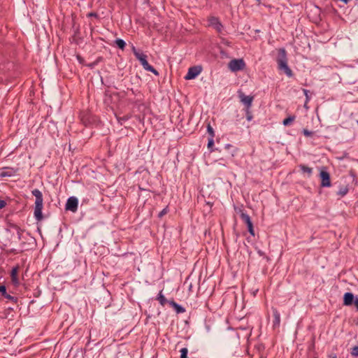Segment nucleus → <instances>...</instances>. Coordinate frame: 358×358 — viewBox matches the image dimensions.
Returning a JSON list of instances; mask_svg holds the SVG:
<instances>
[{
    "label": "nucleus",
    "mask_w": 358,
    "mask_h": 358,
    "mask_svg": "<svg viewBox=\"0 0 358 358\" xmlns=\"http://www.w3.org/2000/svg\"><path fill=\"white\" fill-rule=\"evenodd\" d=\"M32 194L36 197L34 207V217L37 221H41L43 218L42 210L43 206V199L41 192L35 189L31 192Z\"/></svg>",
    "instance_id": "obj_1"
},
{
    "label": "nucleus",
    "mask_w": 358,
    "mask_h": 358,
    "mask_svg": "<svg viewBox=\"0 0 358 358\" xmlns=\"http://www.w3.org/2000/svg\"><path fill=\"white\" fill-rule=\"evenodd\" d=\"M278 69L284 71L288 77H292L293 73L290 68L287 65V52L284 48L278 50V56L277 59Z\"/></svg>",
    "instance_id": "obj_2"
},
{
    "label": "nucleus",
    "mask_w": 358,
    "mask_h": 358,
    "mask_svg": "<svg viewBox=\"0 0 358 358\" xmlns=\"http://www.w3.org/2000/svg\"><path fill=\"white\" fill-rule=\"evenodd\" d=\"M132 51L136 59H138L139 62H141L144 69H145L148 71L152 72L156 76L159 75L158 71L148 64L147 61V56L144 53L138 50L134 46L132 47Z\"/></svg>",
    "instance_id": "obj_3"
},
{
    "label": "nucleus",
    "mask_w": 358,
    "mask_h": 358,
    "mask_svg": "<svg viewBox=\"0 0 358 358\" xmlns=\"http://www.w3.org/2000/svg\"><path fill=\"white\" fill-rule=\"evenodd\" d=\"M320 178L321 179V187H329L331 185V179H330V174L327 171V168L324 166H322L320 169Z\"/></svg>",
    "instance_id": "obj_4"
},
{
    "label": "nucleus",
    "mask_w": 358,
    "mask_h": 358,
    "mask_svg": "<svg viewBox=\"0 0 358 358\" xmlns=\"http://www.w3.org/2000/svg\"><path fill=\"white\" fill-rule=\"evenodd\" d=\"M228 66L231 71L236 72L243 70L245 66V64L243 59H234L229 62Z\"/></svg>",
    "instance_id": "obj_5"
},
{
    "label": "nucleus",
    "mask_w": 358,
    "mask_h": 358,
    "mask_svg": "<svg viewBox=\"0 0 358 358\" xmlns=\"http://www.w3.org/2000/svg\"><path fill=\"white\" fill-rule=\"evenodd\" d=\"M202 68L201 66H194L189 68L187 73L185 76V80L194 79L199 74L201 73Z\"/></svg>",
    "instance_id": "obj_6"
},
{
    "label": "nucleus",
    "mask_w": 358,
    "mask_h": 358,
    "mask_svg": "<svg viewBox=\"0 0 358 358\" xmlns=\"http://www.w3.org/2000/svg\"><path fill=\"white\" fill-rule=\"evenodd\" d=\"M78 200L75 196H71L68 199L65 209L66 210H70L73 213H76L78 210Z\"/></svg>",
    "instance_id": "obj_7"
},
{
    "label": "nucleus",
    "mask_w": 358,
    "mask_h": 358,
    "mask_svg": "<svg viewBox=\"0 0 358 358\" xmlns=\"http://www.w3.org/2000/svg\"><path fill=\"white\" fill-rule=\"evenodd\" d=\"M238 97L241 100V101L246 106L247 108H250L254 97L252 96H246L243 92L241 91L238 92Z\"/></svg>",
    "instance_id": "obj_8"
},
{
    "label": "nucleus",
    "mask_w": 358,
    "mask_h": 358,
    "mask_svg": "<svg viewBox=\"0 0 358 358\" xmlns=\"http://www.w3.org/2000/svg\"><path fill=\"white\" fill-rule=\"evenodd\" d=\"M18 171V169L13 168V167H3L0 171V176L2 178L4 177H10L15 176Z\"/></svg>",
    "instance_id": "obj_9"
},
{
    "label": "nucleus",
    "mask_w": 358,
    "mask_h": 358,
    "mask_svg": "<svg viewBox=\"0 0 358 358\" xmlns=\"http://www.w3.org/2000/svg\"><path fill=\"white\" fill-rule=\"evenodd\" d=\"M208 25L214 27L217 32H221L223 28L219 19L216 17H210L208 18Z\"/></svg>",
    "instance_id": "obj_10"
},
{
    "label": "nucleus",
    "mask_w": 358,
    "mask_h": 358,
    "mask_svg": "<svg viewBox=\"0 0 358 358\" xmlns=\"http://www.w3.org/2000/svg\"><path fill=\"white\" fill-rule=\"evenodd\" d=\"M354 295L350 292H347L344 294L343 296V305L344 306H351L355 301Z\"/></svg>",
    "instance_id": "obj_11"
},
{
    "label": "nucleus",
    "mask_w": 358,
    "mask_h": 358,
    "mask_svg": "<svg viewBox=\"0 0 358 358\" xmlns=\"http://www.w3.org/2000/svg\"><path fill=\"white\" fill-rule=\"evenodd\" d=\"M272 310L274 318L273 322V326L274 328L278 327L280 324V314L276 308H273Z\"/></svg>",
    "instance_id": "obj_12"
},
{
    "label": "nucleus",
    "mask_w": 358,
    "mask_h": 358,
    "mask_svg": "<svg viewBox=\"0 0 358 358\" xmlns=\"http://www.w3.org/2000/svg\"><path fill=\"white\" fill-rule=\"evenodd\" d=\"M17 273H18V267H14L13 268L11 273H10V277H11V281L13 284L15 286H18L20 285V281L17 278Z\"/></svg>",
    "instance_id": "obj_13"
},
{
    "label": "nucleus",
    "mask_w": 358,
    "mask_h": 358,
    "mask_svg": "<svg viewBox=\"0 0 358 358\" xmlns=\"http://www.w3.org/2000/svg\"><path fill=\"white\" fill-rule=\"evenodd\" d=\"M0 292L2 294V295L7 299L14 302V303H17V298L16 297H14L10 294H8L7 292H6V287L4 286V285H0Z\"/></svg>",
    "instance_id": "obj_14"
},
{
    "label": "nucleus",
    "mask_w": 358,
    "mask_h": 358,
    "mask_svg": "<svg viewBox=\"0 0 358 358\" xmlns=\"http://www.w3.org/2000/svg\"><path fill=\"white\" fill-rule=\"evenodd\" d=\"M169 303L174 308L177 313H183L185 312V309L174 301H169Z\"/></svg>",
    "instance_id": "obj_15"
},
{
    "label": "nucleus",
    "mask_w": 358,
    "mask_h": 358,
    "mask_svg": "<svg viewBox=\"0 0 358 358\" xmlns=\"http://www.w3.org/2000/svg\"><path fill=\"white\" fill-rule=\"evenodd\" d=\"M10 337H3V339L4 340H6V341H8L9 342V344L10 345V348L9 349H8V350H10V351H15L17 348V344L18 343V341H15V337H13V338L10 339V340H8Z\"/></svg>",
    "instance_id": "obj_16"
},
{
    "label": "nucleus",
    "mask_w": 358,
    "mask_h": 358,
    "mask_svg": "<svg viewBox=\"0 0 358 358\" xmlns=\"http://www.w3.org/2000/svg\"><path fill=\"white\" fill-rule=\"evenodd\" d=\"M299 166L303 173H308V176H311L313 172L312 168H310L304 164H300Z\"/></svg>",
    "instance_id": "obj_17"
},
{
    "label": "nucleus",
    "mask_w": 358,
    "mask_h": 358,
    "mask_svg": "<svg viewBox=\"0 0 358 358\" xmlns=\"http://www.w3.org/2000/svg\"><path fill=\"white\" fill-rule=\"evenodd\" d=\"M348 191L349 188L348 186H343L340 187L339 190L337 192V194L340 196H344L348 194Z\"/></svg>",
    "instance_id": "obj_18"
},
{
    "label": "nucleus",
    "mask_w": 358,
    "mask_h": 358,
    "mask_svg": "<svg viewBox=\"0 0 358 358\" xmlns=\"http://www.w3.org/2000/svg\"><path fill=\"white\" fill-rule=\"evenodd\" d=\"M157 300L162 306H164L166 302H168L165 296L162 294V291L158 294Z\"/></svg>",
    "instance_id": "obj_19"
},
{
    "label": "nucleus",
    "mask_w": 358,
    "mask_h": 358,
    "mask_svg": "<svg viewBox=\"0 0 358 358\" xmlns=\"http://www.w3.org/2000/svg\"><path fill=\"white\" fill-rule=\"evenodd\" d=\"M241 218L246 224L252 222L250 216L247 213L243 212H241Z\"/></svg>",
    "instance_id": "obj_20"
},
{
    "label": "nucleus",
    "mask_w": 358,
    "mask_h": 358,
    "mask_svg": "<svg viewBox=\"0 0 358 358\" xmlns=\"http://www.w3.org/2000/svg\"><path fill=\"white\" fill-rule=\"evenodd\" d=\"M213 146H214V138H209L207 147L210 152L214 151Z\"/></svg>",
    "instance_id": "obj_21"
},
{
    "label": "nucleus",
    "mask_w": 358,
    "mask_h": 358,
    "mask_svg": "<svg viewBox=\"0 0 358 358\" xmlns=\"http://www.w3.org/2000/svg\"><path fill=\"white\" fill-rule=\"evenodd\" d=\"M115 44L117 45L118 48H120L122 50L124 48L126 45L125 42L120 38H117L115 40Z\"/></svg>",
    "instance_id": "obj_22"
},
{
    "label": "nucleus",
    "mask_w": 358,
    "mask_h": 358,
    "mask_svg": "<svg viewBox=\"0 0 358 358\" xmlns=\"http://www.w3.org/2000/svg\"><path fill=\"white\" fill-rule=\"evenodd\" d=\"M294 119H295L294 116H289L283 120V124L285 126H287V125L290 124L291 123H292L294 122Z\"/></svg>",
    "instance_id": "obj_23"
},
{
    "label": "nucleus",
    "mask_w": 358,
    "mask_h": 358,
    "mask_svg": "<svg viewBox=\"0 0 358 358\" xmlns=\"http://www.w3.org/2000/svg\"><path fill=\"white\" fill-rule=\"evenodd\" d=\"M207 131L208 133L210 135V137L209 138H214L215 136V132H214V130L213 129V127H211L210 124L208 123V125H207Z\"/></svg>",
    "instance_id": "obj_24"
},
{
    "label": "nucleus",
    "mask_w": 358,
    "mask_h": 358,
    "mask_svg": "<svg viewBox=\"0 0 358 358\" xmlns=\"http://www.w3.org/2000/svg\"><path fill=\"white\" fill-rule=\"evenodd\" d=\"M247 227H248V229L249 233L252 236H255V231H254L252 222H249V224H247Z\"/></svg>",
    "instance_id": "obj_25"
},
{
    "label": "nucleus",
    "mask_w": 358,
    "mask_h": 358,
    "mask_svg": "<svg viewBox=\"0 0 358 358\" xmlns=\"http://www.w3.org/2000/svg\"><path fill=\"white\" fill-rule=\"evenodd\" d=\"M13 228L15 229V230L17 232V234L18 236V238L21 239V236L22 234L23 231L17 225H13Z\"/></svg>",
    "instance_id": "obj_26"
},
{
    "label": "nucleus",
    "mask_w": 358,
    "mask_h": 358,
    "mask_svg": "<svg viewBox=\"0 0 358 358\" xmlns=\"http://www.w3.org/2000/svg\"><path fill=\"white\" fill-rule=\"evenodd\" d=\"M180 358H187V355L188 353V350L186 348H183L180 350Z\"/></svg>",
    "instance_id": "obj_27"
},
{
    "label": "nucleus",
    "mask_w": 358,
    "mask_h": 358,
    "mask_svg": "<svg viewBox=\"0 0 358 358\" xmlns=\"http://www.w3.org/2000/svg\"><path fill=\"white\" fill-rule=\"evenodd\" d=\"M169 212V207L166 206V208H164L158 215V217L159 218H162L164 215H165L166 214H167Z\"/></svg>",
    "instance_id": "obj_28"
},
{
    "label": "nucleus",
    "mask_w": 358,
    "mask_h": 358,
    "mask_svg": "<svg viewBox=\"0 0 358 358\" xmlns=\"http://www.w3.org/2000/svg\"><path fill=\"white\" fill-rule=\"evenodd\" d=\"M303 93H304V94H305V96H306V103H305V104H304V106H305V107H306V104H307V103H308V102L309 101V100H310V97H309V96H308V92H309V91H308V90H306V89H303Z\"/></svg>",
    "instance_id": "obj_29"
},
{
    "label": "nucleus",
    "mask_w": 358,
    "mask_h": 358,
    "mask_svg": "<svg viewBox=\"0 0 358 358\" xmlns=\"http://www.w3.org/2000/svg\"><path fill=\"white\" fill-rule=\"evenodd\" d=\"M351 355L355 357H358V346L352 348Z\"/></svg>",
    "instance_id": "obj_30"
},
{
    "label": "nucleus",
    "mask_w": 358,
    "mask_h": 358,
    "mask_svg": "<svg viewBox=\"0 0 358 358\" xmlns=\"http://www.w3.org/2000/svg\"><path fill=\"white\" fill-rule=\"evenodd\" d=\"M246 115H247V120H248V121L252 120V113H251V112H250V108H247V109H246Z\"/></svg>",
    "instance_id": "obj_31"
},
{
    "label": "nucleus",
    "mask_w": 358,
    "mask_h": 358,
    "mask_svg": "<svg viewBox=\"0 0 358 358\" xmlns=\"http://www.w3.org/2000/svg\"><path fill=\"white\" fill-rule=\"evenodd\" d=\"M303 133L306 136H310L313 134L312 131H310L307 129H303Z\"/></svg>",
    "instance_id": "obj_32"
},
{
    "label": "nucleus",
    "mask_w": 358,
    "mask_h": 358,
    "mask_svg": "<svg viewBox=\"0 0 358 358\" xmlns=\"http://www.w3.org/2000/svg\"><path fill=\"white\" fill-rule=\"evenodd\" d=\"M6 206V202L4 200L0 199V209L3 208Z\"/></svg>",
    "instance_id": "obj_33"
},
{
    "label": "nucleus",
    "mask_w": 358,
    "mask_h": 358,
    "mask_svg": "<svg viewBox=\"0 0 358 358\" xmlns=\"http://www.w3.org/2000/svg\"><path fill=\"white\" fill-rule=\"evenodd\" d=\"M357 308V310H358V297H356L355 299V301L353 303Z\"/></svg>",
    "instance_id": "obj_34"
},
{
    "label": "nucleus",
    "mask_w": 358,
    "mask_h": 358,
    "mask_svg": "<svg viewBox=\"0 0 358 358\" xmlns=\"http://www.w3.org/2000/svg\"><path fill=\"white\" fill-rule=\"evenodd\" d=\"M88 16H89V17H97V14H96V13H90L88 14Z\"/></svg>",
    "instance_id": "obj_35"
},
{
    "label": "nucleus",
    "mask_w": 358,
    "mask_h": 358,
    "mask_svg": "<svg viewBox=\"0 0 358 358\" xmlns=\"http://www.w3.org/2000/svg\"><path fill=\"white\" fill-rule=\"evenodd\" d=\"M129 119V117L128 116H124V117L122 118H120L118 119V121L120 122V120H127Z\"/></svg>",
    "instance_id": "obj_36"
},
{
    "label": "nucleus",
    "mask_w": 358,
    "mask_h": 358,
    "mask_svg": "<svg viewBox=\"0 0 358 358\" xmlns=\"http://www.w3.org/2000/svg\"><path fill=\"white\" fill-rule=\"evenodd\" d=\"M77 58L81 62V60H82L81 57L80 56H78Z\"/></svg>",
    "instance_id": "obj_37"
},
{
    "label": "nucleus",
    "mask_w": 358,
    "mask_h": 358,
    "mask_svg": "<svg viewBox=\"0 0 358 358\" xmlns=\"http://www.w3.org/2000/svg\"><path fill=\"white\" fill-rule=\"evenodd\" d=\"M230 146H231V145H229V144H227V145H226V147H227V148H229V147H230Z\"/></svg>",
    "instance_id": "obj_38"
},
{
    "label": "nucleus",
    "mask_w": 358,
    "mask_h": 358,
    "mask_svg": "<svg viewBox=\"0 0 358 358\" xmlns=\"http://www.w3.org/2000/svg\"><path fill=\"white\" fill-rule=\"evenodd\" d=\"M331 358H336V356H333Z\"/></svg>",
    "instance_id": "obj_39"
}]
</instances>
